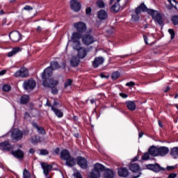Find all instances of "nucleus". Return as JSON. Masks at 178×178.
Listing matches in <instances>:
<instances>
[{
  "mask_svg": "<svg viewBox=\"0 0 178 178\" xmlns=\"http://www.w3.org/2000/svg\"><path fill=\"white\" fill-rule=\"evenodd\" d=\"M60 158L65 161V165L69 168H73L76 165V159L70 156V152L67 149H63L60 152Z\"/></svg>",
  "mask_w": 178,
  "mask_h": 178,
  "instance_id": "nucleus-1",
  "label": "nucleus"
},
{
  "mask_svg": "<svg viewBox=\"0 0 178 178\" xmlns=\"http://www.w3.org/2000/svg\"><path fill=\"white\" fill-rule=\"evenodd\" d=\"M42 86L44 87L51 88V94L56 95V94H58V90L56 87L58 86L59 82L54 79V78L42 79Z\"/></svg>",
  "mask_w": 178,
  "mask_h": 178,
  "instance_id": "nucleus-2",
  "label": "nucleus"
},
{
  "mask_svg": "<svg viewBox=\"0 0 178 178\" xmlns=\"http://www.w3.org/2000/svg\"><path fill=\"white\" fill-rule=\"evenodd\" d=\"M60 66L56 61L50 63V66L47 67L42 73V79H49L52 76V70H58Z\"/></svg>",
  "mask_w": 178,
  "mask_h": 178,
  "instance_id": "nucleus-3",
  "label": "nucleus"
},
{
  "mask_svg": "<svg viewBox=\"0 0 178 178\" xmlns=\"http://www.w3.org/2000/svg\"><path fill=\"white\" fill-rule=\"evenodd\" d=\"M147 13L149 15H151V16H152L154 22H156L158 24H160V26H162V24H163V20L162 19V15H161L159 12L154 10H147Z\"/></svg>",
  "mask_w": 178,
  "mask_h": 178,
  "instance_id": "nucleus-4",
  "label": "nucleus"
},
{
  "mask_svg": "<svg viewBox=\"0 0 178 178\" xmlns=\"http://www.w3.org/2000/svg\"><path fill=\"white\" fill-rule=\"evenodd\" d=\"M83 34L80 32H74L72 35L71 40L73 42L72 48L76 47H79V45H81V42H80V39L81 38Z\"/></svg>",
  "mask_w": 178,
  "mask_h": 178,
  "instance_id": "nucleus-5",
  "label": "nucleus"
},
{
  "mask_svg": "<svg viewBox=\"0 0 178 178\" xmlns=\"http://www.w3.org/2000/svg\"><path fill=\"white\" fill-rule=\"evenodd\" d=\"M73 49L78 51V57L79 59H84V58L87 56V52H88V51L86 48L81 47V45H75Z\"/></svg>",
  "mask_w": 178,
  "mask_h": 178,
  "instance_id": "nucleus-6",
  "label": "nucleus"
},
{
  "mask_svg": "<svg viewBox=\"0 0 178 178\" xmlns=\"http://www.w3.org/2000/svg\"><path fill=\"white\" fill-rule=\"evenodd\" d=\"M14 77H22V79L29 77V70L24 67H22L15 72Z\"/></svg>",
  "mask_w": 178,
  "mask_h": 178,
  "instance_id": "nucleus-7",
  "label": "nucleus"
},
{
  "mask_svg": "<svg viewBox=\"0 0 178 178\" xmlns=\"http://www.w3.org/2000/svg\"><path fill=\"white\" fill-rule=\"evenodd\" d=\"M11 138L15 141H20L23 138V132L19 129H15L11 132Z\"/></svg>",
  "mask_w": 178,
  "mask_h": 178,
  "instance_id": "nucleus-8",
  "label": "nucleus"
},
{
  "mask_svg": "<svg viewBox=\"0 0 178 178\" xmlns=\"http://www.w3.org/2000/svg\"><path fill=\"white\" fill-rule=\"evenodd\" d=\"M74 27L78 33H84L87 30V25H86V23L81 22L74 23Z\"/></svg>",
  "mask_w": 178,
  "mask_h": 178,
  "instance_id": "nucleus-9",
  "label": "nucleus"
},
{
  "mask_svg": "<svg viewBox=\"0 0 178 178\" xmlns=\"http://www.w3.org/2000/svg\"><path fill=\"white\" fill-rule=\"evenodd\" d=\"M76 159V162H77V165L80 166L82 169H87L88 168V164L87 162V159L83 156H78Z\"/></svg>",
  "mask_w": 178,
  "mask_h": 178,
  "instance_id": "nucleus-10",
  "label": "nucleus"
},
{
  "mask_svg": "<svg viewBox=\"0 0 178 178\" xmlns=\"http://www.w3.org/2000/svg\"><path fill=\"white\" fill-rule=\"evenodd\" d=\"M82 42L85 45H91V44H94V42H95V40L91 35H85L82 37Z\"/></svg>",
  "mask_w": 178,
  "mask_h": 178,
  "instance_id": "nucleus-11",
  "label": "nucleus"
},
{
  "mask_svg": "<svg viewBox=\"0 0 178 178\" xmlns=\"http://www.w3.org/2000/svg\"><path fill=\"white\" fill-rule=\"evenodd\" d=\"M23 87L24 90H34L35 88V81L33 79L26 81L23 83Z\"/></svg>",
  "mask_w": 178,
  "mask_h": 178,
  "instance_id": "nucleus-12",
  "label": "nucleus"
},
{
  "mask_svg": "<svg viewBox=\"0 0 178 178\" xmlns=\"http://www.w3.org/2000/svg\"><path fill=\"white\" fill-rule=\"evenodd\" d=\"M15 149V145H10L9 142L4 141L0 143V149L2 151H12Z\"/></svg>",
  "mask_w": 178,
  "mask_h": 178,
  "instance_id": "nucleus-13",
  "label": "nucleus"
},
{
  "mask_svg": "<svg viewBox=\"0 0 178 178\" xmlns=\"http://www.w3.org/2000/svg\"><path fill=\"white\" fill-rule=\"evenodd\" d=\"M71 9L74 10V12H80V9H81V3L77 0H71L70 2Z\"/></svg>",
  "mask_w": 178,
  "mask_h": 178,
  "instance_id": "nucleus-14",
  "label": "nucleus"
},
{
  "mask_svg": "<svg viewBox=\"0 0 178 178\" xmlns=\"http://www.w3.org/2000/svg\"><path fill=\"white\" fill-rule=\"evenodd\" d=\"M9 37L13 42H17L22 40V34L19 31H13L10 33Z\"/></svg>",
  "mask_w": 178,
  "mask_h": 178,
  "instance_id": "nucleus-15",
  "label": "nucleus"
},
{
  "mask_svg": "<svg viewBox=\"0 0 178 178\" xmlns=\"http://www.w3.org/2000/svg\"><path fill=\"white\" fill-rule=\"evenodd\" d=\"M41 168L43 170V173L44 176H48L49 172L52 170V165H49L47 163H41Z\"/></svg>",
  "mask_w": 178,
  "mask_h": 178,
  "instance_id": "nucleus-16",
  "label": "nucleus"
},
{
  "mask_svg": "<svg viewBox=\"0 0 178 178\" xmlns=\"http://www.w3.org/2000/svg\"><path fill=\"white\" fill-rule=\"evenodd\" d=\"M104 61L105 60L103 57H96L92 62V66L95 69H97V67H99Z\"/></svg>",
  "mask_w": 178,
  "mask_h": 178,
  "instance_id": "nucleus-17",
  "label": "nucleus"
},
{
  "mask_svg": "<svg viewBox=\"0 0 178 178\" xmlns=\"http://www.w3.org/2000/svg\"><path fill=\"white\" fill-rule=\"evenodd\" d=\"M149 10L150 9L147 8V6H145V4L142 3L138 8H136L135 10V13L136 15H140V13H142V12H148Z\"/></svg>",
  "mask_w": 178,
  "mask_h": 178,
  "instance_id": "nucleus-18",
  "label": "nucleus"
},
{
  "mask_svg": "<svg viewBox=\"0 0 178 178\" xmlns=\"http://www.w3.org/2000/svg\"><path fill=\"white\" fill-rule=\"evenodd\" d=\"M148 152L152 156H159V147H150L148 149Z\"/></svg>",
  "mask_w": 178,
  "mask_h": 178,
  "instance_id": "nucleus-19",
  "label": "nucleus"
},
{
  "mask_svg": "<svg viewBox=\"0 0 178 178\" xmlns=\"http://www.w3.org/2000/svg\"><path fill=\"white\" fill-rule=\"evenodd\" d=\"M28 112H29L33 117L37 116V115H38V110L34 108V104L33 103H30L29 104Z\"/></svg>",
  "mask_w": 178,
  "mask_h": 178,
  "instance_id": "nucleus-20",
  "label": "nucleus"
},
{
  "mask_svg": "<svg viewBox=\"0 0 178 178\" xmlns=\"http://www.w3.org/2000/svg\"><path fill=\"white\" fill-rule=\"evenodd\" d=\"M11 154L13 155V156H15V158H17V159H20L24 156V152H23L22 149L12 151Z\"/></svg>",
  "mask_w": 178,
  "mask_h": 178,
  "instance_id": "nucleus-21",
  "label": "nucleus"
},
{
  "mask_svg": "<svg viewBox=\"0 0 178 178\" xmlns=\"http://www.w3.org/2000/svg\"><path fill=\"white\" fill-rule=\"evenodd\" d=\"M169 153V148L166 147H159V156H165Z\"/></svg>",
  "mask_w": 178,
  "mask_h": 178,
  "instance_id": "nucleus-22",
  "label": "nucleus"
},
{
  "mask_svg": "<svg viewBox=\"0 0 178 178\" xmlns=\"http://www.w3.org/2000/svg\"><path fill=\"white\" fill-rule=\"evenodd\" d=\"M147 169L153 170V172H161L163 168L158 164H149L147 165Z\"/></svg>",
  "mask_w": 178,
  "mask_h": 178,
  "instance_id": "nucleus-23",
  "label": "nucleus"
},
{
  "mask_svg": "<svg viewBox=\"0 0 178 178\" xmlns=\"http://www.w3.org/2000/svg\"><path fill=\"white\" fill-rule=\"evenodd\" d=\"M118 175L120 177H127V176H129V170L125 168H119Z\"/></svg>",
  "mask_w": 178,
  "mask_h": 178,
  "instance_id": "nucleus-24",
  "label": "nucleus"
},
{
  "mask_svg": "<svg viewBox=\"0 0 178 178\" xmlns=\"http://www.w3.org/2000/svg\"><path fill=\"white\" fill-rule=\"evenodd\" d=\"M93 170L101 173V172H104V170H105V166L99 163H97L94 165Z\"/></svg>",
  "mask_w": 178,
  "mask_h": 178,
  "instance_id": "nucleus-25",
  "label": "nucleus"
},
{
  "mask_svg": "<svg viewBox=\"0 0 178 178\" xmlns=\"http://www.w3.org/2000/svg\"><path fill=\"white\" fill-rule=\"evenodd\" d=\"M97 17L100 20H105L108 17V13L105 10H101L97 13Z\"/></svg>",
  "mask_w": 178,
  "mask_h": 178,
  "instance_id": "nucleus-26",
  "label": "nucleus"
},
{
  "mask_svg": "<svg viewBox=\"0 0 178 178\" xmlns=\"http://www.w3.org/2000/svg\"><path fill=\"white\" fill-rule=\"evenodd\" d=\"M141 176V168L138 164H134V178H138Z\"/></svg>",
  "mask_w": 178,
  "mask_h": 178,
  "instance_id": "nucleus-27",
  "label": "nucleus"
},
{
  "mask_svg": "<svg viewBox=\"0 0 178 178\" xmlns=\"http://www.w3.org/2000/svg\"><path fill=\"white\" fill-rule=\"evenodd\" d=\"M79 63H80V59L77 56H73L70 60V65L72 67L79 66Z\"/></svg>",
  "mask_w": 178,
  "mask_h": 178,
  "instance_id": "nucleus-28",
  "label": "nucleus"
},
{
  "mask_svg": "<svg viewBox=\"0 0 178 178\" xmlns=\"http://www.w3.org/2000/svg\"><path fill=\"white\" fill-rule=\"evenodd\" d=\"M113 3L114 4L111 8V12L113 13H118L120 9V4L116 1Z\"/></svg>",
  "mask_w": 178,
  "mask_h": 178,
  "instance_id": "nucleus-29",
  "label": "nucleus"
},
{
  "mask_svg": "<svg viewBox=\"0 0 178 178\" xmlns=\"http://www.w3.org/2000/svg\"><path fill=\"white\" fill-rule=\"evenodd\" d=\"M30 101V96L27 95H22L20 97L19 102L22 104V105H26V104H28Z\"/></svg>",
  "mask_w": 178,
  "mask_h": 178,
  "instance_id": "nucleus-30",
  "label": "nucleus"
},
{
  "mask_svg": "<svg viewBox=\"0 0 178 178\" xmlns=\"http://www.w3.org/2000/svg\"><path fill=\"white\" fill-rule=\"evenodd\" d=\"M32 125L33 126V127H35V129L38 130V133H39V134H45V129H44V128H42V127L38 126V124H37L36 122H33L32 123Z\"/></svg>",
  "mask_w": 178,
  "mask_h": 178,
  "instance_id": "nucleus-31",
  "label": "nucleus"
},
{
  "mask_svg": "<svg viewBox=\"0 0 178 178\" xmlns=\"http://www.w3.org/2000/svg\"><path fill=\"white\" fill-rule=\"evenodd\" d=\"M51 111L55 113L56 116L57 118H63V112H62L60 110L58 109L57 108H55L54 106H51Z\"/></svg>",
  "mask_w": 178,
  "mask_h": 178,
  "instance_id": "nucleus-32",
  "label": "nucleus"
},
{
  "mask_svg": "<svg viewBox=\"0 0 178 178\" xmlns=\"http://www.w3.org/2000/svg\"><path fill=\"white\" fill-rule=\"evenodd\" d=\"M125 105L129 111H134V101L127 100L125 102Z\"/></svg>",
  "mask_w": 178,
  "mask_h": 178,
  "instance_id": "nucleus-33",
  "label": "nucleus"
},
{
  "mask_svg": "<svg viewBox=\"0 0 178 178\" xmlns=\"http://www.w3.org/2000/svg\"><path fill=\"white\" fill-rule=\"evenodd\" d=\"M22 51V49L19 47H15L13 48V50L8 53V58H11V56H14V55H16L18 52H20Z\"/></svg>",
  "mask_w": 178,
  "mask_h": 178,
  "instance_id": "nucleus-34",
  "label": "nucleus"
},
{
  "mask_svg": "<svg viewBox=\"0 0 178 178\" xmlns=\"http://www.w3.org/2000/svg\"><path fill=\"white\" fill-rule=\"evenodd\" d=\"M105 178H114L115 173H113V170L107 169L104 173Z\"/></svg>",
  "mask_w": 178,
  "mask_h": 178,
  "instance_id": "nucleus-35",
  "label": "nucleus"
},
{
  "mask_svg": "<svg viewBox=\"0 0 178 178\" xmlns=\"http://www.w3.org/2000/svg\"><path fill=\"white\" fill-rule=\"evenodd\" d=\"M88 177L89 178H100L101 173H99V172L95 171V170H92V171L89 174Z\"/></svg>",
  "mask_w": 178,
  "mask_h": 178,
  "instance_id": "nucleus-36",
  "label": "nucleus"
},
{
  "mask_svg": "<svg viewBox=\"0 0 178 178\" xmlns=\"http://www.w3.org/2000/svg\"><path fill=\"white\" fill-rule=\"evenodd\" d=\"M172 156H173V158L176 159L178 158V147H174L171 149V152H170Z\"/></svg>",
  "mask_w": 178,
  "mask_h": 178,
  "instance_id": "nucleus-37",
  "label": "nucleus"
},
{
  "mask_svg": "<svg viewBox=\"0 0 178 178\" xmlns=\"http://www.w3.org/2000/svg\"><path fill=\"white\" fill-rule=\"evenodd\" d=\"M40 138H41L38 136H34L31 138V142L32 144H37V143H40V141H41Z\"/></svg>",
  "mask_w": 178,
  "mask_h": 178,
  "instance_id": "nucleus-38",
  "label": "nucleus"
},
{
  "mask_svg": "<svg viewBox=\"0 0 178 178\" xmlns=\"http://www.w3.org/2000/svg\"><path fill=\"white\" fill-rule=\"evenodd\" d=\"M119 77H120V72L119 71H115L113 72L111 75V79L113 80H116L117 79H119Z\"/></svg>",
  "mask_w": 178,
  "mask_h": 178,
  "instance_id": "nucleus-39",
  "label": "nucleus"
},
{
  "mask_svg": "<svg viewBox=\"0 0 178 178\" xmlns=\"http://www.w3.org/2000/svg\"><path fill=\"white\" fill-rule=\"evenodd\" d=\"M2 90L5 92H9V91H10V90H12V87H10V85H9V84H4L2 86Z\"/></svg>",
  "mask_w": 178,
  "mask_h": 178,
  "instance_id": "nucleus-40",
  "label": "nucleus"
},
{
  "mask_svg": "<svg viewBox=\"0 0 178 178\" xmlns=\"http://www.w3.org/2000/svg\"><path fill=\"white\" fill-rule=\"evenodd\" d=\"M23 178H31V174L27 169H24L23 171Z\"/></svg>",
  "mask_w": 178,
  "mask_h": 178,
  "instance_id": "nucleus-41",
  "label": "nucleus"
},
{
  "mask_svg": "<svg viewBox=\"0 0 178 178\" xmlns=\"http://www.w3.org/2000/svg\"><path fill=\"white\" fill-rule=\"evenodd\" d=\"M96 4H97V6H98V8H100L101 9H103V8H105V3L102 0H98L96 2Z\"/></svg>",
  "mask_w": 178,
  "mask_h": 178,
  "instance_id": "nucleus-42",
  "label": "nucleus"
},
{
  "mask_svg": "<svg viewBox=\"0 0 178 178\" xmlns=\"http://www.w3.org/2000/svg\"><path fill=\"white\" fill-rule=\"evenodd\" d=\"M172 22L175 26H177L178 24V15H175L172 17Z\"/></svg>",
  "mask_w": 178,
  "mask_h": 178,
  "instance_id": "nucleus-43",
  "label": "nucleus"
},
{
  "mask_svg": "<svg viewBox=\"0 0 178 178\" xmlns=\"http://www.w3.org/2000/svg\"><path fill=\"white\" fill-rule=\"evenodd\" d=\"M72 79H67L66 82L64 83V88H67V87H70V86H72Z\"/></svg>",
  "mask_w": 178,
  "mask_h": 178,
  "instance_id": "nucleus-44",
  "label": "nucleus"
},
{
  "mask_svg": "<svg viewBox=\"0 0 178 178\" xmlns=\"http://www.w3.org/2000/svg\"><path fill=\"white\" fill-rule=\"evenodd\" d=\"M168 1L170 3L172 8H175L176 9V6L177 5V1H176V0H168Z\"/></svg>",
  "mask_w": 178,
  "mask_h": 178,
  "instance_id": "nucleus-45",
  "label": "nucleus"
},
{
  "mask_svg": "<svg viewBox=\"0 0 178 178\" xmlns=\"http://www.w3.org/2000/svg\"><path fill=\"white\" fill-rule=\"evenodd\" d=\"M142 159L143 161H148L149 159V152L145 153L142 156Z\"/></svg>",
  "mask_w": 178,
  "mask_h": 178,
  "instance_id": "nucleus-46",
  "label": "nucleus"
},
{
  "mask_svg": "<svg viewBox=\"0 0 178 178\" xmlns=\"http://www.w3.org/2000/svg\"><path fill=\"white\" fill-rule=\"evenodd\" d=\"M168 33L169 34L171 35V40H173V38H175V30L170 29H168Z\"/></svg>",
  "mask_w": 178,
  "mask_h": 178,
  "instance_id": "nucleus-47",
  "label": "nucleus"
},
{
  "mask_svg": "<svg viewBox=\"0 0 178 178\" xmlns=\"http://www.w3.org/2000/svg\"><path fill=\"white\" fill-rule=\"evenodd\" d=\"M74 178H83V176L81 175V173L80 172L76 171L74 172Z\"/></svg>",
  "mask_w": 178,
  "mask_h": 178,
  "instance_id": "nucleus-48",
  "label": "nucleus"
},
{
  "mask_svg": "<svg viewBox=\"0 0 178 178\" xmlns=\"http://www.w3.org/2000/svg\"><path fill=\"white\" fill-rule=\"evenodd\" d=\"M106 33L108 35L113 34L115 33V29L112 27H110L108 29L106 30Z\"/></svg>",
  "mask_w": 178,
  "mask_h": 178,
  "instance_id": "nucleus-49",
  "label": "nucleus"
},
{
  "mask_svg": "<svg viewBox=\"0 0 178 178\" xmlns=\"http://www.w3.org/2000/svg\"><path fill=\"white\" fill-rule=\"evenodd\" d=\"M48 154H49V152H48V150L43 149H40V155H48Z\"/></svg>",
  "mask_w": 178,
  "mask_h": 178,
  "instance_id": "nucleus-50",
  "label": "nucleus"
},
{
  "mask_svg": "<svg viewBox=\"0 0 178 178\" xmlns=\"http://www.w3.org/2000/svg\"><path fill=\"white\" fill-rule=\"evenodd\" d=\"M31 114L30 115L28 112H25L24 115V119L25 120H29V119H30L31 118Z\"/></svg>",
  "mask_w": 178,
  "mask_h": 178,
  "instance_id": "nucleus-51",
  "label": "nucleus"
},
{
  "mask_svg": "<svg viewBox=\"0 0 178 178\" xmlns=\"http://www.w3.org/2000/svg\"><path fill=\"white\" fill-rule=\"evenodd\" d=\"M129 169L131 170V172H134V159H132L129 165Z\"/></svg>",
  "mask_w": 178,
  "mask_h": 178,
  "instance_id": "nucleus-52",
  "label": "nucleus"
},
{
  "mask_svg": "<svg viewBox=\"0 0 178 178\" xmlns=\"http://www.w3.org/2000/svg\"><path fill=\"white\" fill-rule=\"evenodd\" d=\"M120 97H121L122 98L126 99L129 97V95H127V94L126 93L120 92Z\"/></svg>",
  "mask_w": 178,
  "mask_h": 178,
  "instance_id": "nucleus-53",
  "label": "nucleus"
},
{
  "mask_svg": "<svg viewBox=\"0 0 178 178\" xmlns=\"http://www.w3.org/2000/svg\"><path fill=\"white\" fill-rule=\"evenodd\" d=\"M100 77L102 79H109V75H105V74L102 73L100 74Z\"/></svg>",
  "mask_w": 178,
  "mask_h": 178,
  "instance_id": "nucleus-54",
  "label": "nucleus"
},
{
  "mask_svg": "<svg viewBox=\"0 0 178 178\" xmlns=\"http://www.w3.org/2000/svg\"><path fill=\"white\" fill-rule=\"evenodd\" d=\"M23 9L24 10H32L33 8L30 6H26Z\"/></svg>",
  "mask_w": 178,
  "mask_h": 178,
  "instance_id": "nucleus-55",
  "label": "nucleus"
},
{
  "mask_svg": "<svg viewBox=\"0 0 178 178\" xmlns=\"http://www.w3.org/2000/svg\"><path fill=\"white\" fill-rule=\"evenodd\" d=\"M91 8L88 7L86 10V15H91Z\"/></svg>",
  "mask_w": 178,
  "mask_h": 178,
  "instance_id": "nucleus-56",
  "label": "nucleus"
},
{
  "mask_svg": "<svg viewBox=\"0 0 178 178\" xmlns=\"http://www.w3.org/2000/svg\"><path fill=\"white\" fill-rule=\"evenodd\" d=\"M126 86L127 87H133V86H134V82H133V81L128 82L126 83Z\"/></svg>",
  "mask_w": 178,
  "mask_h": 178,
  "instance_id": "nucleus-57",
  "label": "nucleus"
},
{
  "mask_svg": "<svg viewBox=\"0 0 178 178\" xmlns=\"http://www.w3.org/2000/svg\"><path fill=\"white\" fill-rule=\"evenodd\" d=\"M176 176H177L176 173H171L169 175L168 178H176Z\"/></svg>",
  "mask_w": 178,
  "mask_h": 178,
  "instance_id": "nucleus-58",
  "label": "nucleus"
},
{
  "mask_svg": "<svg viewBox=\"0 0 178 178\" xmlns=\"http://www.w3.org/2000/svg\"><path fill=\"white\" fill-rule=\"evenodd\" d=\"M59 152H60L59 147H56V148L54 149V153H55L56 155H58Z\"/></svg>",
  "mask_w": 178,
  "mask_h": 178,
  "instance_id": "nucleus-59",
  "label": "nucleus"
},
{
  "mask_svg": "<svg viewBox=\"0 0 178 178\" xmlns=\"http://www.w3.org/2000/svg\"><path fill=\"white\" fill-rule=\"evenodd\" d=\"M176 166H168L167 170H173Z\"/></svg>",
  "mask_w": 178,
  "mask_h": 178,
  "instance_id": "nucleus-60",
  "label": "nucleus"
},
{
  "mask_svg": "<svg viewBox=\"0 0 178 178\" xmlns=\"http://www.w3.org/2000/svg\"><path fill=\"white\" fill-rule=\"evenodd\" d=\"M120 0H110V5H112V3H115V2H118V3H119Z\"/></svg>",
  "mask_w": 178,
  "mask_h": 178,
  "instance_id": "nucleus-61",
  "label": "nucleus"
},
{
  "mask_svg": "<svg viewBox=\"0 0 178 178\" xmlns=\"http://www.w3.org/2000/svg\"><path fill=\"white\" fill-rule=\"evenodd\" d=\"M46 106H51V108H52V106H54L51 105V102L48 99H47Z\"/></svg>",
  "mask_w": 178,
  "mask_h": 178,
  "instance_id": "nucleus-62",
  "label": "nucleus"
},
{
  "mask_svg": "<svg viewBox=\"0 0 178 178\" xmlns=\"http://www.w3.org/2000/svg\"><path fill=\"white\" fill-rule=\"evenodd\" d=\"M72 119L74 122H77V120H79V117L74 115Z\"/></svg>",
  "mask_w": 178,
  "mask_h": 178,
  "instance_id": "nucleus-63",
  "label": "nucleus"
},
{
  "mask_svg": "<svg viewBox=\"0 0 178 178\" xmlns=\"http://www.w3.org/2000/svg\"><path fill=\"white\" fill-rule=\"evenodd\" d=\"M34 152H35V150H34V149L31 148V149H29V154H34Z\"/></svg>",
  "mask_w": 178,
  "mask_h": 178,
  "instance_id": "nucleus-64",
  "label": "nucleus"
}]
</instances>
